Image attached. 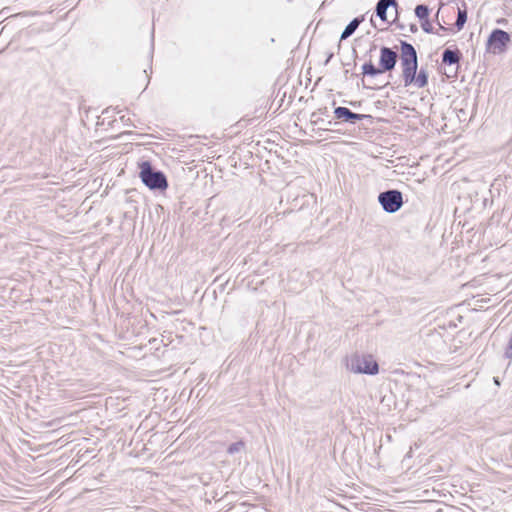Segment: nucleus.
Masks as SVG:
<instances>
[{"instance_id":"obj_1","label":"nucleus","mask_w":512,"mask_h":512,"mask_svg":"<svg viewBox=\"0 0 512 512\" xmlns=\"http://www.w3.org/2000/svg\"><path fill=\"white\" fill-rule=\"evenodd\" d=\"M346 368L355 374L376 375L379 365L370 354H353L346 359Z\"/></svg>"},{"instance_id":"obj_2","label":"nucleus","mask_w":512,"mask_h":512,"mask_svg":"<svg viewBox=\"0 0 512 512\" xmlns=\"http://www.w3.org/2000/svg\"><path fill=\"white\" fill-rule=\"evenodd\" d=\"M140 178L142 182L151 190H166L168 182L163 172L154 170L148 161L139 164Z\"/></svg>"},{"instance_id":"obj_3","label":"nucleus","mask_w":512,"mask_h":512,"mask_svg":"<svg viewBox=\"0 0 512 512\" xmlns=\"http://www.w3.org/2000/svg\"><path fill=\"white\" fill-rule=\"evenodd\" d=\"M395 66H362V85L368 89L383 87L388 83L383 75Z\"/></svg>"},{"instance_id":"obj_4","label":"nucleus","mask_w":512,"mask_h":512,"mask_svg":"<svg viewBox=\"0 0 512 512\" xmlns=\"http://www.w3.org/2000/svg\"><path fill=\"white\" fill-rule=\"evenodd\" d=\"M378 201L387 213L397 212L403 205L402 193L398 190H387L381 192Z\"/></svg>"},{"instance_id":"obj_5","label":"nucleus","mask_w":512,"mask_h":512,"mask_svg":"<svg viewBox=\"0 0 512 512\" xmlns=\"http://www.w3.org/2000/svg\"><path fill=\"white\" fill-rule=\"evenodd\" d=\"M509 42V33L501 29H495L488 38L487 47L494 54L501 53Z\"/></svg>"},{"instance_id":"obj_6","label":"nucleus","mask_w":512,"mask_h":512,"mask_svg":"<svg viewBox=\"0 0 512 512\" xmlns=\"http://www.w3.org/2000/svg\"><path fill=\"white\" fill-rule=\"evenodd\" d=\"M334 117L341 122L355 124L357 121L370 118V115L354 113L346 107L339 106L334 109Z\"/></svg>"},{"instance_id":"obj_7","label":"nucleus","mask_w":512,"mask_h":512,"mask_svg":"<svg viewBox=\"0 0 512 512\" xmlns=\"http://www.w3.org/2000/svg\"><path fill=\"white\" fill-rule=\"evenodd\" d=\"M400 60L401 64H418L417 51L412 44L400 42Z\"/></svg>"},{"instance_id":"obj_8","label":"nucleus","mask_w":512,"mask_h":512,"mask_svg":"<svg viewBox=\"0 0 512 512\" xmlns=\"http://www.w3.org/2000/svg\"><path fill=\"white\" fill-rule=\"evenodd\" d=\"M461 57L462 54L458 48L447 47L441 54L442 61L440 64H459Z\"/></svg>"},{"instance_id":"obj_9","label":"nucleus","mask_w":512,"mask_h":512,"mask_svg":"<svg viewBox=\"0 0 512 512\" xmlns=\"http://www.w3.org/2000/svg\"><path fill=\"white\" fill-rule=\"evenodd\" d=\"M378 57V64H396L399 55L398 51L384 46L378 51Z\"/></svg>"},{"instance_id":"obj_10","label":"nucleus","mask_w":512,"mask_h":512,"mask_svg":"<svg viewBox=\"0 0 512 512\" xmlns=\"http://www.w3.org/2000/svg\"><path fill=\"white\" fill-rule=\"evenodd\" d=\"M327 112V109H319L317 112H313L311 115V123L313 125L318 126L320 129L324 131L331 130V127L335 125V122L332 121H325L321 116L325 115Z\"/></svg>"},{"instance_id":"obj_11","label":"nucleus","mask_w":512,"mask_h":512,"mask_svg":"<svg viewBox=\"0 0 512 512\" xmlns=\"http://www.w3.org/2000/svg\"><path fill=\"white\" fill-rule=\"evenodd\" d=\"M390 6H393L396 10L398 8L397 0H379L376 5V15L383 21L387 19V10Z\"/></svg>"},{"instance_id":"obj_12","label":"nucleus","mask_w":512,"mask_h":512,"mask_svg":"<svg viewBox=\"0 0 512 512\" xmlns=\"http://www.w3.org/2000/svg\"><path fill=\"white\" fill-rule=\"evenodd\" d=\"M364 20L363 17H356L352 21L349 22V24L345 27L341 34V39H346L350 37L355 30L358 28L360 23Z\"/></svg>"},{"instance_id":"obj_13","label":"nucleus","mask_w":512,"mask_h":512,"mask_svg":"<svg viewBox=\"0 0 512 512\" xmlns=\"http://www.w3.org/2000/svg\"><path fill=\"white\" fill-rule=\"evenodd\" d=\"M378 57V47L375 44H370L369 49L365 52L363 64H373V61Z\"/></svg>"},{"instance_id":"obj_14","label":"nucleus","mask_w":512,"mask_h":512,"mask_svg":"<svg viewBox=\"0 0 512 512\" xmlns=\"http://www.w3.org/2000/svg\"><path fill=\"white\" fill-rule=\"evenodd\" d=\"M418 66H404L403 76L405 85H411L416 77Z\"/></svg>"},{"instance_id":"obj_15","label":"nucleus","mask_w":512,"mask_h":512,"mask_svg":"<svg viewBox=\"0 0 512 512\" xmlns=\"http://www.w3.org/2000/svg\"><path fill=\"white\" fill-rule=\"evenodd\" d=\"M466 21H467V10H466V6L464 4L463 8H458L457 19L455 22V26L458 31H460L464 27Z\"/></svg>"},{"instance_id":"obj_16","label":"nucleus","mask_w":512,"mask_h":512,"mask_svg":"<svg viewBox=\"0 0 512 512\" xmlns=\"http://www.w3.org/2000/svg\"><path fill=\"white\" fill-rule=\"evenodd\" d=\"M428 74L424 69L417 71L416 77L413 81V85L417 88L424 87L427 84Z\"/></svg>"},{"instance_id":"obj_17","label":"nucleus","mask_w":512,"mask_h":512,"mask_svg":"<svg viewBox=\"0 0 512 512\" xmlns=\"http://www.w3.org/2000/svg\"><path fill=\"white\" fill-rule=\"evenodd\" d=\"M9 10H10L9 7L3 8L0 11V15L5 16L6 18H10V17L16 18V17H26V16L38 15V12H36V11H24V12H19V13L13 14V15H8Z\"/></svg>"},{"instance_id":"obj_18","label":"nucleus","mask_w":512,"mask_h":512,"mask_svg":"<svg viewBox=\"0 0 512 512\" xmlns=\"http://www.w3.org/2000/svg\"><path fill=\"white\" fill-rule=\"evenodd\" d=\"M429 13L430 9L427 5L419 4L415 7V15L420 21L428 19Z\"/></svg>"},{"instance_id":"obj_19","label":"nucleus","mask_w":512,"mask_h":512,"mask_svg":"<svg viewBox=\"0 0 512 512\" xmlns=\"http://www.w3.org/2000/svg\"><path fill=\"white\" fill-rule=\"evenodd\" d=\"M440 72L443 73L447 78H453L458 75V71L462 66H440Z\"/></svg>"},{"instance_id":"obj_20","label":"nucleus","mask_w":512,"mask_h":512,"mask_svg":"<svg viewBox=\"0 0 512 512\" xmlns=\"http://www.w3.org/2000/svg\"><path fill=\"white\" fill-rule=\"evenodd\" d=\"M244 448H245V443L243 441H238V442L231 444L228 447L227 452L229 454L233 455L235 453H239V452L243 451Z\"/></svg>"},{"instance_id":"obj_21","label":"nucleus","mask_w":512,"mask_h":512,"mask_svg":"<svg viewBox=\"0 0 512 512\" xmlns=\"http://www.w3.org/2000/svg\"><path fill=\"white\" fill-rule=\"evenodd\" d=\"M421 28L426 33H436V34H439V31H434V28H433L431 22L429 21V19L421 20Z\"/></svg>"},{"instance_id":"obj_22","label":"nucleus","mask_w":512,"mask_h":512,"mask_svg":"<svg viewBox=\"0 0 512 512\" xmlns=\"http://www.w3.org/2000/svg\"><path fill=\"white\" fill-rule=\"evenodd\" d=\"M429 60H430L431 62H436V63H438V61H439L438 51H436V52H434V53L430 54V55H429Z\"/></svg>"},{"instance_id":"obj_23","label":"nucleus","mask_w":512,"mask_h":512,"mask_svg":"<svg viewBox=\"0 0 512 512\" xmlns=\"http://www.w3.org/2000/svg\"><path fill=\"white\" fill-rule=\"evenodd\" d=\"M410 30H411L412 32H416V31H417V26H416L415 24H412V25L410 26Z\"/></svg>"},{"instance_id":"obj_24","label":"nucleus","mask_w":512,"mask_h":512,"mask_svg":"<svg viewBox=\"0 0 512 512\" xmlns=\"http://www.w3.org/2000/svg\"><path fill=\"white\" fill-rule=\"evenodd\" d=\"M331 57H332V54H330V55L326 58V60H325V63H324V64H328V62L330 61Z\"/></svg>"},{"instance_id":"obj_25","label":"nucleus","mask_w":512,"mask_h":512,"mask_svg":"<svg viewBox=\"0 0 512 512\" xmlns=\"http://www.w3.org/2000/svg\"><path fill=\"white\" fill-rule=\"evenodd\" d=\"M438 26H439V30H446V28L444 26H442L440 23H438Z\"/></svg>"},{"instance_id":"obj_26","label":"nucleus","mask_w":512,"mask_h":512,"mask_svg":"<svg viewBox=\"0 0 512 512\" xmlns=\"http://www.w3.org/2000/svg\"><path fill=\"white\" fill-rule=\"evenodd\" d=\"M310 70H311V66H309V67L307 68V74H309V73H310Z\"/></svg>"},{"instance_id":"obj_27","label":"nucleus","mask_w":512,"mask_h":512,"mask_svg":"<svg viewBox=\"0 0 512 512\" xmlns=\"http://www.w3.org/2000/svg\"><path fill=\"white\" fill-rule=\"evenodd\" d=\"M494 381H495V383H496L497 385H499V381H498V379H497V378H494Z\"/></svg>"}]
</instances>
